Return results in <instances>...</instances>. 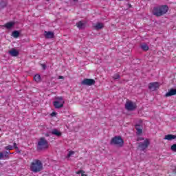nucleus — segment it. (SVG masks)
I'll return each instance as SVG.
<instances>
[{"instance_id": "f257e3e1", "label": "nucleus", "mask_w": 176, "mask_h": 176, "mask_svg": "<svg viewBox=\"0 0 176 176\" xmlns=\"http://www.w3.org/2000/svg\"><path fill=\"white\" fill-rule=\"evenodd\" d=\"M168 12V6H160L153 9V14L157 17H160V16L166 14Z\"/></svg>"}, {"instance_id": "f03ea898", "label": "nucleus", "mask_w": 176, "mask_h": 176, "mask_svg": "<svg viewBox=\"0 0 176 176\" xmlns=\"http://www.w3.org/2000/svg\"><path fill=\"white\" fill-rule=\"evenodd\" d=\"M43 168V165L42 164V162L39 160H34L31 163L30 170L33 173H39V171H42Z\"/></svg>"}, {"instance_id": "7ed1b4c3", "label": "nucleus", "mask_w": 176, "mask_h": 176, "mask_svg": "<svg viewBox=\"0 0 176 176\" xmlns=\"http://www.w3.org/2000/svg\"><path fill=\"white\" fill-rule=\"evenodd\" d=\"M47 148H49V142L44 138H41L38 142L37 149L38 151H44L45 149H47Z\"/></svg>"}, {"instance_id": "20e7f679", "label": "nucleus", "mask_w": 176, "mask_h": 176, "mask_svg": "<svg viewBox=\"0 0 176 176\" xmlns=\"http://www.w3.org/2000/svg\"><path fill=\"white\" fill-rule=\"evenodd\" d=\"M64 104H65V100H64V98H63V96L56 97L55 100L53 102V105L56 109L63 108L64 107Z\"/></svg>"}, {"instance_id": "39448f33", "label": "nucleus", "mask_w": 176, "mask_h": 176, "mask_svg": "<svg viewBox=\"0 0 176 176\" xmlns=\"http://www.w3.org/2000/svg\"><path fill=\"white\" fill-rule=\"evenodd\" d=\"M111 144L118 145V146H123L124 141L120 136H116L111 140Z\"/></svg>"}, {"instance_id": "423d86ee", "label": "nucleus", "mask_w": 176, "mask_h": 176, "mask_svg": "<svg viewBox=\"0 0 176 176\" xmlns=\"http://www.w3.org/2000/svg\"><path fill=\"white\" fill-rule=\"evenodd\" d=\"M125 109L126 111H134V109H137V104L131 100H128L126 102Z\"/></svg>"}, {"instance_id": "0eeeda50", "label": "nucleus", "mask_w": 176, "mask_h": 176, "mask_svg": "<svg viewBox=\"0 0 176 176\" xmlns=\"http://www.w3.org/2000/svg\"><path fill=\"white\" fill-rule=\"evenodd\" d=\"M148 146H149V140L146 139L143 142L139 143L138 148L141 149V151H145Z\"/></svg>"}, {"instance_id": "6e6552de", "label": "nucleus", "mask_w": 176, "mask_h": 176, "mask_svg": "<svg viewBox=\"0 0 176 176\" xmlns=\"http://www.w3.org/2000/svg\"><path fill=\"white\" fill-rule=\"evenodd\" d=\"M96 83V80L90 78H85L82 82L81 85H84L85 86H91Z\"/></svg>"}, {"instance_id": "1a4fd4ad", "label": "nucleus", "mask_w": 176, "mask_h": 176, "mask_svg": "<svg viewBox=\"0 0 176 176\" xmlns=\"http://www.w3.org/2000/svg\"><path fill=\"white\" fill-rule=\"evenodd\" d=\"M160 87V84L157 82H154L148 84V89L149 90H151V91H155V90H157Z\"/></svg>"}, {"instance_id": "9d476101", "label": "nucleus", "mask_w": 176, "mask_h": 176, "mask_svg": "<svg viewBox=\"0 0 176 176\" xmlns=\"http://www.w3.org/2000/svg\"><path fill=\"white\" fill-rule=\"evenodd\" d=\"M94 30H96L98 31V30H102L104 28V23L101 22H98L96 24L94 25Z\"/></svg>"}, {"instance_id": "9b49d317", "label": "nucleus", "mask_w": 176, "mask_h": 176, "mask_svg": "<svg viewBox=\"0 0 176 176\" xmlns=\"http://www.w3.org/2000/svg\"><path fill=\"white\" fill-rule=\"evenodd\" d=\"M44 35L47 39H52V38H54V33L52 32L45 31Z\"/></svg>"}, {"instance_id": "f8f14e48", "label": "nucleus", "mask_w": 176, "mask_h": 176, "mask_svg": "<svg viewBox=\"0 0 176 176\" xmlns=\"http://www.w3.org/2000/svg\"><path fill=\"white\" fill-rule=\"evenodd\" d=\"M9 54L12 56V57H17L19 56V51H17L16 49H12L8 52Z\"/></svg>"}, {"instance_id": "ddd939ff", "label": "nucleus", "mask_w": 176, "mask_h": 176, "mask_svg": "<svg viewBox=\"0 0 176 176\" xmlns=\"http://www.w3.org/2000/svg\"><path fill=\"white\" fill-rule=\"evenodd\" d=\"M176 94V89H171L169 90L165 95V97H171V96H175Z\"/></svg>"}, {"instance_id": "4468645a", "label": "nucleus", "mask_w": 176, "mask_h": 176, "mask_svg": "<svg viewBox=\"0 0 176 176\" xmlns=\"http://www.w3.org/2000/svg\"><path fill=\"white\" fill-rule=\"evenodd\" d=\"M176 139V135H171V134H168L165 135L164 140H167V141H171L173 140H175Z\"/></svg>"}, {"instance_id": "2eb2a0df", "label": "nucleus", "mask_w": 176, "mask_h": 176, "mask_svg": "<svg viewBox=\"0 0 176 176\" xmlns=\"http://www.w3.org/2000/svg\"><path fill=\"white\" fill-rule=\"evenodd\" d=\"M14 25V22H8L4 25V27L7 28V30H10Z\"/></svg>"}, {"instance_id": "dca6fc26", "label": "nucleus", "mask_w": 176, "mask_h": 176, "mask_svg": "<svg viewBox=\"0 0 176 176\" xmlns=\"http://www.w3.org/2000/svg\"><path fill=\"white\" fill-rule=\"evenodd\" d=\"M52 134L56 135V137H61V132L57 129H53L52 131Z\"/></svg>"}, {"instance_id": "f3484780", "label": "nucleus", "mask_w": 176, "mask_h": 176, "mask_svg": "<svg viewBox=\"0 0 176 176\" xmlns=\"http://www.w3.org/2000/svg\"><path fill=\"white\" fill-rule=\"evenodd\" d=\"M85 22L81 21L76 23V26L78 27V28H79V30H82L85 28Z\"/></svg>"}, {"instance_id": "a211bd4d", "label": "nucleus", "mask_w": 176, "mask_h": 176, "mask_svg": "<svg viewBox=\"0 0 176 176\" xmlns=\"http://www.w3.org/2000/svg\"><path fill=\"white\" fill-rule=\"evenodd\" d=\"M6 5H8V1L6 0L1 1V2L0 3V9H3V8L6 6Z\"/></svg>"}, {"instance_id": "6ab92c4d", "label": "nucleus", "mask_w": 176, "mask_h": 176, "mask_svg": "<svg viewBox=\"0 0 176 176\" xmlns=\"http://www.w3.org/2000/svg\"><path fill=\"white\" fill-rule=\"evenodd\" d=\"M135 129L138 131V134H142V127L140 125H135Z\"/></svg>"}, {"instance_id": "aec40b11", "label": "nucleus", "mask_w": 176, "mask_h": 176, "mask_svg": "<svg viewBox=\"0 0 176 176\" xmlns=\"http://www.w3.org/2000/svg\"><path fill=\"white\" fill-rule=\"evenodd\" d=\"M141 48L142 50H144L146 52V50H149V47L146 43L142 44Z\"/></svg>"}, {"instance_id": "412c9836", "label": "nucleus", "mask_w": 176, "mask_h": 176, "mask_svg": "<svg viewBox=\"0 0 176 176\" xmlns=\"http://www.w3.org/2000/svg\"><path fill=\"white\" fill-rule=\"evenodd\" d=\"M12 36L13 38H19L20 36V32L19 31H14L12 32Z\"/></svg>"}, {"instance_id": "4be33fe9", "label": "nucleus", "mask_w": 176, "mask_h": 176, "mask_svg": "<svg viewBox=\"0 0 176 176\" xmlns=\"http://www.w3.org/2000/svg\"><path fill=\"white\" fill-rule=\"evenodd\" d=\"M34 80H35V82H41V75L36 74L34 76Z\"/></svg>"}, {"instance_id": "5701e85b", "label": "nucleus", "mask_w": 176, "mask_h": 176, "mask_svg": "<svg viewBox=\"0 0 176 176\" xmlns=\"http://www.w3.org/2000/svg\"><path fill=\"white\" fill-rule=\"evenodd\" d=\"M76 174H81V176H87V174H85V171H83L82 170L76 172Z\"/></svg>"}, {"instance_id": "b1692460", "label": "nucleus", "mask_w": 176, "mask_h": 176, "mask_svg": "<svg viewBox=\"0 0 176 176\" xmlns=\"http://www.w3.org/2000/svg\"><path fill=\"white\" fill-rule=\"evenodd\" d=\"M5 149H6V151H12L14 149V147L12 145H8L5 147Z\"/></svg>"}, {"instance_id": "393cba45", "label": "nucleus", "mask_w": 176, "mask_h": 176, "mask_svg": "<svg viewBox=\"0 0 176 176\" xmlns=\"http://www.w3.org/2000/svg\"><path fill=\"white\" fill-rule=\"evenodd\" d=\"M170 151L176 152V144H174L170 146Z\"/></svg>"}, {"instance_id": "a878e982", "label": "nucleus", "mask_w": 176, "mask_h": 176, "mask_svg": "<svg viewBox=\"0 0 176 176\" xmlns=\"http://www.w3.org/2000/svg\"><path fill=\"white\" fill-rule=\"evenodd\" d=\"M72 155H75V152L74 151H69L68 155H67V157H71L72 156Z\"/></svg>"}, {"instance_id": "bb28decb", "label": "nucleus", "mask_w": 176, "mask_h": 176, "mask_svg": "<svg viewBox=\"0 0 176 176\" xmlns=\"http://www.w3.org/2000/svg\"><path fill=\"white\" fill-rule=\"evenodd\" d=\"M113 78L116 80V79H119V78H120V76L118 74H115Z\"/></svg>"}, {"instance_id": "cd10ccee", "label": "nucleus", "mask_w": 176, "mask_h": 176, "mask_svg": "<svg viewBox=\"0 0 176 176\" xmlns=\"http://www.w3.org/2000/svg\"><path fill=\"white\" fill-rule=\"evenodd\" d=\"M13 145L14 146H12L14 149H19V147L17 146V144H16V142H14Z\"/></svg>"}, {"instance_id": "c85d7f7f", "label": "nucleus", "mask_w": 176, "mask_h": 176, "mask_svg": "<svg viewBox=\"0 0 176 176\" xmlns=\"http://www.w3.org/2000/svg\"><path fill=\"white\" fill-rule=\"evenodd\" d=\"M56 115H57V113H56V112H52L51 113V116H56Z\"/></svg>"}, {"instance_id": "c756f323", "label": "nucleus", "mask_w": 176, "mask_h": 176, "mask_svg": "<svg viewBox=\"0 0 176 176\" xmlns=\"http://www.w3.org/2000/svg\"><path fill=\"white\" fill-rule=\"evenodd\" d=\"M1 159H3V153L0 152V160Z\"/></svg>"}, {"instance_id": "7c9ffc66", "label": "nucleus", "mask_w": 176, "mask_h": 176, "mask_svg": "<svg viewBox=\"0 0 176 176\" xmlns=\"http://www.w3.org/2000/svg\"><path fill=\"white\" fill-rule=\"evenodd\" d=\"M42 68H43L44 69H46V65H41Z\"/></svg>"}, {"instance_id": "2f4dec72", "label": "nucleus", "mask_w": 176, "mask_h": 176, "mask_svg": "<svg viewBox=\"0 0 176 176\" xmlns=\"http://www.w3.org/2000/svg\"><path fill=\"white\" fill-rule=\"evenodd\" d=\"M142 140H144V138H139L138 139V141H142Z\"/></svg>"}, {"instance_id": "473e14b6", "label": "nucleus", "mask_w": 176, "mask_h": 176, "mask_svg": "<svg viewBox=\"0 0 176 176\" xmlns=\"http://www.w3.org/2000/svg\"><path fill=\"white\" fill-rule=\"evenodd\" d=\"M58 79H64V76H60L58 77Z\"/></svg>"}, {"instance_id": "72a5a7b5", "label": "nucleus", "mask_w": 176, "mask_h": 176, "mask_svg": "<svg viewBox=\"0 0 176 176\" xmlns=\"http://www.w3.org/2000/svg\"><path fill=\"white\" fill-rule=\"evenodd\" d=\"M5 157H6V159H9V156L7 154L5 155Z\"/></svg>"}, {"instance_id": "f704fd0d", "label": "nucleus", "mask_w": 176, "mask_h": 176, "mask_svg": "<svg viewBox=\"0 0 176 176\" xmlns=\"http://www.w3.org/2000/svg\"><path fill=\"white\" fill-rule=\"evenodd\" d=\"M10 153V151H6V154L9 155Z\"/></svg>"}, {"instance_id": "c9c22d12", "label": "nucleus", "mask_w": 176, "mask_h": 176, "mask_svg": "<svg viewBox=\"0 0 176 176\" xmlns=\"http://www.w3.org/2000/svg\"><path fill=\"white\" fill-rule=\"evenodd\" d=\"M18 153H20V151H18Z\"/></svg>"}]
</instances>
